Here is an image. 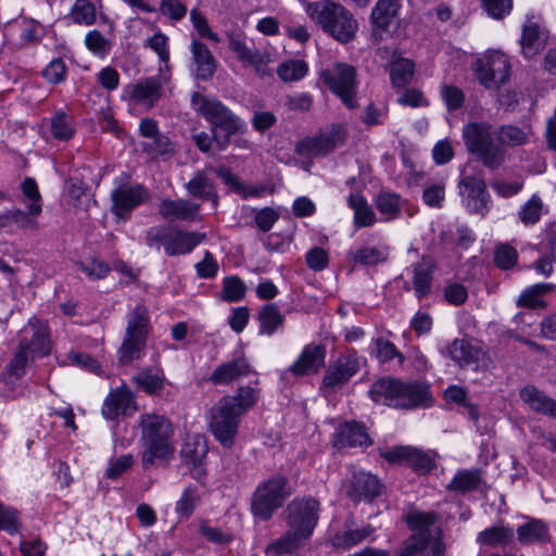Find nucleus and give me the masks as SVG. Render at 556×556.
<instances>
[{
    "instance_id": "nucleus-38",
    "label": "nucleus",
    "mask_w": 556,
    "mask_h": 556,
    "mask_svg": "<svg viewBox=\"0 0 556 556\" xmlns=\"http://www.w3.org/2000/svg\"><path fill=\"white\" fill-rule=\"evenodd\" d=\"M139 390L150 394H160L165 387V376L162 369L144 368L132 378Z\"/></svg>"
},
{
    "instance_id": "nucleus-20",
    "label": "nucleus",
    "mask_w": 556,
    "mask_h": 556,
    "mask_svg": "<svg viewBox=\"0 0 556 556\" xmlns=\"http://www.w3.org/2000/svg\"><path fill=\"white\" fill-rule=\"evenodd\" d=\"M252 366L245 357H237L230 362L218 365L211 374L208 380L215 386H228L236 380L249 376Z\"/></svg>"
},
{
    "instance_id": "nucleus-9",
    "label": "nucleus",
    "mask_w": 556,
    "mask_h": 556,
    "mask_svg": "<svg viewBox=\"0 0 556 556\" xmlns=\"http://www.w3.org/2000/svg\"><path fill=\"white\" fill-rule=\"evenodd\" d=\"M433 511L413 510L405 516V521L413 533L406 538L394 556H425L432 541L430 527L437 521Z\"/></svg>"
},
{
    "instance_id": "nucleus-37",
    "label": "nucleus",
    "mask_w": 556,
    "mask_h": 556,
    "mask_svg": "<svg viewBox=\"0 0 556 556\" xmlns=\"http://www.w3.org/2000/svg\"><path fill=\"white\" fill-rule=\"evenodd\" d=\"M208 452L207 441L203 434H194L188 437L185 441L180 456L185 464H200L205 463Z\"/></svg>"
},
{
    "instance_id": "nucleus-46",
    "label": "nucleus",
    "mask_w": 556,
    "mask_h": 556,
    "mask_svg": "<svg viewBox=\"0 0 556 556\" xmlns=\"http://www.w3.org/2000/svg\"><path fill=\"white\" fill-rule=\"evenodd\" d=\"M374 531L375 528L370 525L361 529L346 530L342 533L336 534L333 538V545L341 549H349L363 542L366 538L371 535Z\"/></svg>"
},
{
    "instance_id": "nucleus-2",
    "label": "nucleus",
    "mask_w": 556,
    "mask_h": 556,
    "mask_svg": "<svg viewBox=\"0 0 556 556\" xmlns=\"http://www.w3.org/2000/svg\"><path fill=\"white\" fill-rule=\"evenodd\" d=\"M319 502L312 496L293 498L285 509L288 531L269 543L265 548L267 556L292 554L312 536L318 522Z\"/></svg>"
},
{
    "instance_id": "nucleus-31",
    "label": "nucleus",
    "mask_w": 556,
    "mask_h": 556,
    "mask_svg": "<svg viewBox=\"0 0 556 556\" xmlns=\"http://www.w3.org/2000/svg\"><path fill=\"white\" fill-rule=\"evenodd\" d=\"M514 529L509 525L498 522L485 528L477 534V543L483 546H508L514 540Z\"/></svg>"
},
{
    "instance_id": "nucleus-49",
    "label": "nucleus",
    "mask_w": 556,
    "mask_h": 556,
    "mask_svg": "<svg viewBox=\"0 0 556 556\" xmlns=\"http://www.w3.org/2000/svg\"><path fill=\"white\" fill-rule=\"evenodd\" d=\"M308 67L303 60H290L279 65L277 75L283 81H296L307 74Z\"/></svg>"
},
{
    "instance_id": "nucleus-33",
    "label": "nucleus",
    "mask_w": 556,
    "mask_h": 556,
    "mask_svg": "<svg viewBox=\"0 0 556 556\" xmlns=\"http://www.w3.org/2000/svg\"><path fill=\"white\" fill-rule=\"evenodd\" d=\"M142 439L156 443H174V427L169 419H141Z\"/></svg>"
},
{
    "instance_id": "nucleus-64",
    "label": "nucleus",
    "mask_w": 556,
    "mask_h": 556,
    "mask_svg": "<svg viewBox=\"0 0 556 556\" xmlns=\"http://www.w3.org/2000/svg\"><path fill=\"white\" fill-rule=\"evenodd\" d=\"M518 253L515 248L508 244H502L496 248L494 253V262L497 267L508 269L517 262Z\"/></svg>"
},
{
    "instance_id": "nucleus-43",
    "label": "nucleus",
    "mask_w": 556,
    "mask_h": 556,
    "mask_svg": "<svg viewBox=\"0 0 556 556\" xmlns=\"http://www.w3.org/2000/svg\"><path fill=\"white\" fill-rule=\"evenodd\" d=\"M554 286L552 283H536L526 289L517 300V305L520 307H529L533 309L545 307L546 303L542 300V295L552 291Z\"/></svg>"
},
{
    "instance_id": "nucleus-10",
    "label": "nucleus",
    "mask_w": 556,
    "mask_h": 556,
    "mask_svg": "<svg viewBox=\"0 0 556 556\" xmlns=\"http://www.w3.org/2000/svg\"><path fill=\"white\" fill-rule=\"evenodd\" d=\"M324 81L329 89L338 96L348 109H354L356 102V72L355 68L345 63H338L333 68L323 73Z\"/></svg>"
},
{
    "instance_id": "nucleus-34",
    "label": "nucleus",
    "mask_w": 556,
    "mask_h": 556,
    "mask_svg": "<svg viewBox=\"0 0 556 556\" xmlns=\"http://www.w3.org/2000/svg\"><path fill=\"white\" fill-rule=\"evenodd\" d=\"M381 491L382 485L380 481L371 473L362 471L353 476L351 495L355 500H371L379 496Z\"/></svg>"
},
{
    "instance_id": "nucleus-7",
    "label": "nucleus",
    "mask_w": 556,
    "mask_h": 556,
    "mask_svg": "<svg viewBox=\"0 0 556 556\" xmlns=\"http://www.w3.org/2000/svg\"><path fill=\"white\" fill-rule=\"evenodd\" d=\"M192 106L211 123L213 128H220L226 136L219 139L214 135L218 150H224L229 143V137L241 131L242 121L236 116L225 104L214 98H206L198 92L191 96Z\"/></svg>"
},
{
    "instance_id": "nucleus-36",
    "label": "nucleus",
    "mask_w": 556,
    "mask_h": 556,
    "mask_svg": "<svg viewBox=\"0 0 556 556\" xmlns=\"http://www.w3.org/2000/svg\"><path fill=\"white\" fill-rule=\"evenodd\" d=\"M25 331L31 333L30 340H27L30 352L39 356L50 352L49 330L46 323L38 319L29 320Z\"/></svg>"
},
{
    "instance_id": "nucleus-12",
    "label": "nucleus",
    "mask_w": 556,
    "mask_h": 556,
    "mask_svg": "<svg viewBox=\"0 0 556 556\" xmlns=\"http://www.w3.org/2000/svg\"><path fill=\"white\" fill-rule=\"evenodd\" d=\"M361 369V362L355 352L341 354L330 362L321 382V390L330 394L341 389L343 384Z\"/></svg>"
},
{
    "instance_id": "nucleus-55",
    "label": "nucleus",
    "mask_w": 556,
    "mask_h": 556,
    "mask_svg": "<svg viewBox=\"0 0 556 556\" xmlns=\"http://www.w3.org/2000/svg\"><path fill=\"white\" fill-rule=\"evenodd\" d=\"M247 292L245 283L238 276H229L223 280L222 299L227 302L241 301Z\"/></svg>"
},
{
    "instance_id": "nucleus-26",
    "label": "nucleus",
    "mask_w": 556,
    "mask_h": 556,
    "mask_svg": "<svg viewBox=\"0 0 556 556\" xmlns=\"http://www.w3.org/2000/svg\"><path fill=\"white\" fill-rule=\"evenodd\" d=\"M435 264L427 255H422L420 261L413 265V287L418 299L427 296L431 292V285Z\"/></svg>"
},
{
    "instance_id": "nucleus-17",
    "label": "nucleus",
    "mask_w": 556,
    "mask_h": 556,
    "mask_svg": "<svg viewBox=\"0 0 556 556\" xmlns=\"http://www.w3.org/2000/svg\"><path fill=\"white\" fill-rule=\"evenodd\" d=\"M261 390L254 387H240L235 395L224 396L218 403L220 417H240L252 408L260 399Z\"/></svg>"
},
{
    "instance_id": "nucleus-41",
    "label": "nucleus",
    "mask_w": 556,
    "mask_h": 556,
    "mask_svg": "<svg viewBox=\"0 0 556 556\" xmlns=\"http://www.w3.org/2000/svg\"><path fill=\"white\" fill-rule=\"evenodd\" d=\"M399 3L395 0H379L371 11V21L375 27L387 29L396 16Z\"/></svg>"
},
{
    "instance_id": "nucleus-51",
    "label": "nucleus",
    "mask_w": 556,
    "mask_h": 556,
    "mask_svg": "<svg viewBox=\"0 0 556 556\" xmlns=\"http://www.w3.org/2000/svg\"><path fill=\"white\" fill-rule=\"evenodd\" d=\"M76 265L90 280L103 279L111 271L110 265L105 261L97 257L77 262Z\"/></svg>"
},
{
    "instance_id": "nucleus-50",
    "label": "nucleus",
    "mask_w": 556,
    "mask_h": 556,
    "mask_svg": "<svg viewBox=\"0 0 556 556\" xmlns=\"http://www.w3.org/2000/svg\"><path fill=\"white\" fill-rule=\"evenodd\" d=\"M447 353L459 366L468 365L475 359L472 345L464 339H455L448 346Z\"/></svg>"
},
{
    "instance_id": "nucleus-48",
    "label": "nucleus",
    "mask_w": 556,
    "mask_h": 556,
    "mask_svg": "<svg viewBox=\"0 0 556 556\" xmlns=\"http://www.w3.org/2000/svg\"><path fill=\"white\" fill-rule=\"evenodd\" d=\"M414 63L408 59L391 61L390 78L394 87L401 88L410 83L414 75Z\"/></svg>"
},
{
    "instance_id": "nucleus-15",
    "label": "nucleus",
    "mask_w": 556,
    "mask_h": 556,
    "mask_svg": "<svg viewBox=\"0 0 556 556\" xmlns=\"http://www.w3.org/2000/svg\"><path fill=\"white\" fill-rule=\"evenodd\" d=\"M346 139V128L342 124L331 125L330 128L314 138H306L296 146L301 154L326 155L342 146Z\"/></svg>"
},
{
    "instance_id": "nucleus-23",
    "label": "nucleus",
    "mask_w": 556,
    "mask_h": 556,
    "mask_svg": "<svg viewBox=\"0 0 556 556\" xmlns=\"http://www.w3.org/2000/svg\"><path fill=\"white\" fill-rule=\"evenodd\" d=\"M137 412L132 393L126 388L111 392L104 402L103 414L108 417H126Z\"/></svg>"
},
{
    "instance_id": "nucleus-4",
    "label": "nucleus",
    "mask_w": 556,
    "mask_h": 556,
    "mask_svg": "<svg viewBox=\"0 0 556 556\" xmlns=\"http://www.w3.org/2000/svg\"><path fill=\"white\" fill-rule=\"evenodd\" d=\"M305 11L312 21L339 42L348 43L355 38L357 22L340 3L331 0L315 1L307 3Z\"/></svg>"
},
{
    "instance_id": "nucleus-6",
    "label": "nucleus",
    "mask_w": 556,
    "mask_h": 556,
    "mask_svg": "<svg viewBox=\"0 0 556 556\" xmlns=\"http://www.w3.org/2000/svg\"><path fill=\"white\" fill-rule=\"evenodd\" d=\"M150 331V317L144 305H136L127 315V326L122 344L117 351V361L128 366L144 354Z\"/></svg>"
},
{
    "instance_id": "nucleus-29",
    "label": "nucleus",
    "mask_w": 556,
    "mask_h": 556,
    "mask_svg": "<svg viewBox=\"0 0 556 556\" xmlns=\"http://www.w3.org/2000/svg\"><path fill=\"white\" fill-rule=\"evenodd\" d=\"M186 189L190 195L202 201H210L214 207L218 204V194L214 181L204 170H199L192 179L186 184Z\"/></svg>"
},
{
    "instance_id": "nucleus-8",
    "label": "nucleus",
    "mask_w": 556,
    "mask_h": 556,
    "mask_svg": "<svg viewBox=\"0 0 556 556\" xmlns=\"http://www.w3.org/2000/svg\"><path fill=\"white\" fill-rule=\"evenodd\" d=\"M205 239V233L182 231L165 226L152 227L146 235V242L149 247L160 250V247L163 245L168 256L188 254Z\"/></svg>"
},
{
    "instance_id": "nucleus-44",
    "label": "nucleus",
    "mask_w": 556,
    "mask_h": 556,
    "mask_svg": "<svg viewBox=\"0 0 556 556\" xmlns=\"http://www.w3.org/2000/svg\"><path fill=\"white\" fill-rule=\"evenodd\" d=\"M348 203L354 211V223L357 227H367L374 224L375 213L363 195L351 193L348 198Z\"/></svg>"
},
{
    "instance_id": "nucleus-24",
    "label": "nucleus",
    "mask_w": 556,
    "mask_h": 556,
    "mask_svg": "<svg viewBox=\"0 0 556 556\" xmlns=\"http://www.w3.org/2000/svg\"><path fill=\"white\" fill-rule=\"evenodd\" d=\"M144 448L141 453V464L144 470L156 466L168 465L175 453L174 443H156L143 440Z\"/></svg>"
},
{
    "instance_id": "nucleus-59",
    "label": "nucleus",
    "mask_w": 556,
    "mask_h": 556,
    "mask_svg": "<svg viewBox=\"0 0 556 556\" xmlns=\"http://www.w3.org/2000/svg\"><path fill=\"white\" fill-rule=\"evenodd\" d=\"M72 17L78 24L91 25L96 21V9L89 0H76Z\"/></svg>"
},
{
    "instance_id": "nucleus-42",
    "label": "nucleus",
    "mask_w": 556,
    "mask_h": 556,
    "mask_svg": "<svg viewBox=\"0 0 556 556\" xmlns=\"http://www.w3.org/2000/svg\"><path fill=\"white\" fill-rule=\"evenodd\" d=\"M238 427V419H212L210 422L213 435L225 447L233 444Z\"/></svg>"
},
{
    "instance_id": "nucleus-16",
    "label": "nucleus",
    "mask_w": 556,
    "mask_h": 556,
    "mask_svg": "<svg viewBox=\"0 0 556 556\" xmlns=\"http://www.w3.org/2000/svg\"><path fill=\"white\" fill-rule=\"evenodd\" d=\"M227 36L230 50L243 66L253 67L261 77L270 75V71L266 66L270 61L269 54L263 53L255 48H249L242 33L231 31Z\"/></svg>"
},
{
    "instance_id": "nucleus-60",
    "label": "nucleus",
    "mask_w": 556,
    "mask_h": 556,
    "mask_svg": "<svg viewBox=\"0 0 556 556\" xmlns=\"http://www.w3.org/2000/svg\"><path fill=\"white\" fill-rule=\"evenodd\" d=\"M482 9L494 20H503L513 10V0H479Z\"/></svg>"
},
{
    "instance_id": "nucleus-30",
    "label": "nucleus",
    "mask_w": 556,
    "mask_h": 556,
    "mask_svg": "<svg viewBox=\"0 0 556 556\" xmlns=\"http://www.w3.org/2000/svg\"><path fill=\"white\" fill-rule=\"evenodd\" d=\"M521 400L534 412L556 417V401L547 396L534 386H526L520 390Z\"/></svg>"
},
{
    "instance_id": "nucleus-53",
    "label": "nucleus",
    "mask_w": 556,
    "mask_h": 556,
    "mask_svg": "<svg viewBox=\"0 0 556 556\" xmlns=\"http://www.w3.org/2000/svg\"><path fill=\"white\" fill-rule=\"evenodd\" d=\"M21 526L20 511L0 503V531L14 535L20 532Z\"/></svg>"
},
{
    "instance_id": "nucleus-27",
    "label": "nucleus",
    "mask_w": 556,
    "mask_h": 556,
    "mask_svg": "<svg viewBox=\"0 0 556 556\" xmlns=\"http://www.w3.org/2000/svg\"><path fill=\"white\" fill-rule=\"evenodd\" d=\"M371 440L366 429L355 419L345 420L337 434L336 445L340 447L368 446Z\"/></svg>"
},
{
    "instance_id": "nucleus-40",
    "label": "nucleus",
    "mask_w": 556,
    "mask_h": 556,
    "mask_svg": "<svg viewBox=\"0 0 556 556\" xmlns=\"http://www.w3.org/2000/svg\"><path fill=\"white\" fill-rule=\"evenodd\" d=\"M481 481L480 469H463L456 472L446 488L450 491L466 493L477 490Z\"/></svg>"
},
{
    "instance_id": "nucleus-22",
    "label": "nucleus",
    "mask_w": 556,
    "mask_h": 556,
    "mask_svg": "<svg viewBox=\"0 0 556 556\" xmlns=\"http://www.w3.org/2000/svg\"><path fill=\"white\" fill-rule=\"evenodd\" d=\"M129 98L136 104L151 109L162 97L159 77H148L128 86Z\"/></svg>"
},
{
    "instance_id": "nucleus-56",
    "label": "nucleus",
    "mask_w": 556,
    "mask_h": 556,
    "mask_svg": "<svg viewBox=\"0 0 556 556\" xmlns=\"http://www.w3.org/2000/svg\"><path fill=\"white\" fill-rule=\"evenodd\" d=\"M376 206L381 214L394 218L401 212V198L396 193L381 192L376 199Z\"/></svg>"
},
{
    "instance_id": "nucleus-11",
    "label": "nucleus",
    "mask_w": 556,
    "mask_h": 556,
    "mask_svg": "<svg viewBox=\"0 0 556 556\" xmlns=\"http://www.w3.org/2000/svg\"><path fill=\"white\" fill-rule=\"evenodd\" d=\"M478 80L488 89L500 88L510 76V64L506 54L493 51L476 63Z\"/></svg>"
},
{
    "instance_id": "nucleus-61",
    "label": "nucleus",
    "mask_w": 556,
    "mask_h": 556,
    "mask_svg": "<svg viewBox=\"0 0 556 556\" xmlns=\"http://www.w3.org/2000/svg\"><path fill=\"white\" fill-rule=\"evenodd\" d=\"M198 501L199 497L195 488L188 486L187 489H185V491L181 494V497L176 504V513L181 518H189L192 515L198 504Z\"/></svg>"
},
{
    "instance_id": "nucleus-13",
    "label": "nucleus",
    "mask_w": 556,
    "mask_h": 556,
    "mask_svg": "<svg viewBox=\"0 0 556 556\" xmlns=\"http://www.w3.org/2000/svg\"><path fill=\"white\" fill-rule=\"evenodd\" d=\"M548 30L540 15L528 14L522 25L520 38L521 54L533 59L544 50L548 40Z\"/></svg>"
},
{
    "instance_id": "nucleus-62",
    "label": "nucleus",
    "mask_w": 556,
    "mask_h": 556,
    "mask_svg": "<svg viewBox=\"0 0 556 556\" xmlns=\"http://www.w3.org/2000/svg\"><path fill=\"white\" fill-rule=\"evenodd\" d=\"M22 191L23 194L30 201V203L27 205V208H29L30 214H40L41 197L38 191V186L35 179L29 177L25 178L22 182Z\"/></svg>"
},
{
    "instance_id": "nucleus-58",
    "label": "nucleus",
    "mask_w": 556,
    "mask_h": 556,
    "mask_svg": "<svg viewBox=\"0 0 556 556\" xmlns=\"http://www.w3.org/2000/svg\"><path fill=\"white\" fill-rule=\"evenodd\" d=\"M375 354L380 363H387L395 357H397L400 364L404 362V356L397 351L396 346L383 338H378L375 341Z\"/></svg>"
},
{
    "instance_id": "nucleus-47",
    "label": "nucleus",
    "mask_w": 556,
    "mask_h": 556,
    "mask_svg": "<svg viewBox=\"0 0 556 556\" xmlns=\"http://www.w3.org/2000/svg\"><path fill=\"white\" fill-rule=\"evenodd\" d=\"M544 211H547L538 194H533L518 212V218L525 226H532L540 222Z\"/></svg>"
},
{
    "instance_id": "nucleus-1",
    "label": "nucleus",
    "mask_w": 556,
    "mask_h": 556,
    "mask_svg": "<svg viewBox=\"0 0 556 556\" xmlns=\"http://www.w3.org/2000/svg\"><path fill=\"white\" fill-rule=\"evenodd\" d=\"M530 132L515 125L496 129L488 122H471L463 128V139L469 154L490 170H497L507 160V149L526 144Z\"/></svg>"
},
{
    "instance_id": "nucleus-63",
    "label": "nucleus",
    "mask_w": 556,
    "mask_h": 556,
    "mask_svg": "<svg viewBox=\"0 0 556 556\" xmlns=\"http://www.w3.org/2000/svg\"><path fill=\"white\" fill-rule=\"evenodd\" d=\"M190 21L199 36L207 38L216 43L220 41L218 35L211 29L206 17L197 9H192L190 11Z\"/></svg>"
},
{
    "instance_id": "nucleus-57",
    "label": "nucleus",
    "mask_w": 556,
    "mask_h": 556,
    "mask_svg": "<svg viewBox=\"0 0 556 556\" xmlns=\"http://www.w3.org/2000/svg\"><path fill=\"white\" fill-rule=\"evenodd\" d=\"M445 200V185L443 182H431L424 187L422 201L430 207L440 208Z\"/></svg>"
},
{
    "instance_id": "nucleus-3",
    "label": "nucleus",
    "mask_w": 556,
    "mask_h": 556,
    "mask_svg": "<svg viewBox=\"0 0 556 556\" xmlns=\"http://www.w3.org/2000/svg\"><path fill=\"white\" fill-rule=\"evenodd\" d=\"M372 401L395 408L430 406L432 396L429 386L419 381H402L383 377L375 381L369 390Z\"/></svg>"
},
{
    "instance_id": "nucleus-52",
    "label": "nucleus",
    "mask_w": 556,
    "mask_h": 556,
    "mask_svg": "<svg viewBox=\"0 0 556 556\" xmlns=\"http://www.w3.org/2000/svg\"><path fill=\"white\" fill-rule=\"evenodd\" d=\"M407 466H409L416 472L426 473L434 468V457L430 453L424 452L417 447L409 446Z\"/></svg>"
},
{
    "instance_id": "nucleus-25",
    "label": "nucleus",
    "mask_w": 556,
    "mask_h": 556,
    "mask_svg": "<svg viewBox=\"0 0 556 556\" xmlns=\"http://www.w3.org/2000/svg\"><path fill=\"white\" fill-rule=\"evenodd\" d=\"M192 60L195 64L197 79H210L216 70V60L214 59L207 46L199 39L193 38L190 45Z\"/></svg>"
},
{
    "instance_id": "nucleus-28",
    "label": "nucleus",
    "mask_w": 556,
    "mask_h": 556,
    "mask_svg": "<svg viewBox=\"0 0 556 556\" xmlns=\"http://www.w3.org/2000/svg\"><path fill=\"white\" fill-rule=\"evenodd\" d=\"M517 539L521 545L545 544L552 541L549 528L541 519L532 518L517 528Z\"/></svg>"
},
{
    "instance_id": "nucleus-35",
    "label": "nucleus",
    "mask_w": 556,
    "mask_h": 556,
    "mask_svg": "<svg viewBox=\"0 0 556 556\" xmlns=\"http://www.w3.org/2000/svg\"><path fill=\"white\" fill-rule=\"evenodd\" d=\"M346 257L355 265L376 266L388 260L389 250L387 247L364 245L355 250H350Z\"/></svg>"
},
{
    "instance_id": "nucleus-54",
    "label": "nucleus",
    "mask_w": 556,
    "mask_h": 556,
    "mask_svg": "<svg viewBox=\"0 0 556 556\" xmlns=\"http://www.w3.org/2000/svg\"><path fill=\"white\" fill-rule=\"evenodd\" d=\"M142 150L151 159H156L161 155H165L173 152L172 142L168 137L156 134L155 137L149 138L142 143Z\"/></svg>"
},
{
    "instance_id": "nucleus-39",
    "label": "nucleus",
    "mask_w": 556,
    "mask_h": 556,
    "mask_svg": "<svg viewBox=\"0 0 556 556\" xmlns=\"http://www.w3.org/2000/svg\"><path fill=\"white\" fill-rule=\"evenodd\" d=\"M260 333L271 336L283 326L285 317L275 304H266L258 312Z\"/></svg>"
},
{
    "instance_id": "nucleus-18",
    "label": "nucleus",
    "mask_w": 556,
    "mask_h": 556,
    "mask_svg": "<svg viewBox=\"0 0 556 556\" xmlns=\"http://www.w3.org/2000/svg\"><path fill=\"white\" fill-rule=\"evenodd\" d=\"M112 212L121 218H127L129 213L148 199V191L142 186L119 187L111 194Z\"/></svg>"
},
{
    "instance_id": "nucleus-19",
    "label": "nucleus",
    "mask_w": 556,
    "mask_h": 556,
    "mask_svg": "<svg viewBox=\"0 0 556 556\" xmlns=\"http://www.w3.org/2000/svg\"><path fill=\"white\" fill-rule=\"evenodd\" d=\"M325 348L321 345H305L298 359L288 368L294 377L315 374L324 365Z\"/></svg>"
},
{
    "instance_id": "nucleus-5",
    "label": "nucleus",
    "mask_w": 556,
    "mask_h": 556,
    "mask_svg": "<svg viewBox=\"0 0 556 556\" xmlns=\"http://www.w3.org/2000/svg\"><path fill=\"white\" fill-rule=\"evenodd\" d=\"M294 490L290 479L277 472L258 482L250 500V511L258 522L270 520L283 507Z\"/></svg>"
},
{
    "instance_id": "nucleus-21",
    "label": "nucleus",
    "mask_w": 556,
    "mask_h": 556,
    "mask_svg": "<svg viewBox=\"0 0 556 556\" xmlns=\"http://www.w3.org/2000/svg\"><path fill=\"white\" fill-rule=\"evenodd\" d=\"M159 213L166 219L195 222L200 220V204L187 199H164L159 205Z\"/></svg>"
},
{
    "instance_id": "nucleus-32",
    "label": "nucleus",
    "mask_w": 556,
    "mask_h": 556,
    "mask_svg": "<svg viewBox=\"0 0 556 556\" xmlns=\"http://www.w3.org/2000/svg\"><path fill=\"white\" fill-rule=\"evenodd\" d=\"M216 175L220 177L223 182L235 193L239 194L242 199L260 198L265 191V186H248L242 182L230 169L226 166H218L214 169Z\"/></svg>"
},
{
    "instance_id": "nucleus-45",
    "label": "nucleus",
    "mask_w": 556,
    "mask_h": 556,
    "mask_svg": "<svg viewBox=\"0 0 556 556\" xmlns=\"http://www.w3.org/2000/svg\"><path fill=\"white\" fill-rule=\"evenodd\" d=\"M50 131L52 137L59 141L72 139L75 134L73 118L65 112H56L50 118Z\"/></svg>"
},
{
    "instance_id": "nucleus-14",
    "label": "nucleus",
    "mask_w": 556,
    "mask_h": 556,
    "mask_svg": "<svg viewBox=\"0 0 556 556\" xmlns=\"http://www.w3.org/2000/svg\"><path fill=\"white\" fill-rule=\"evenodd\" d=\"M458 189L462 201L470 213L486 214L491 198L484 179L472 175L464 176L458 182Z\"/></svg>"
}]
</instances>
